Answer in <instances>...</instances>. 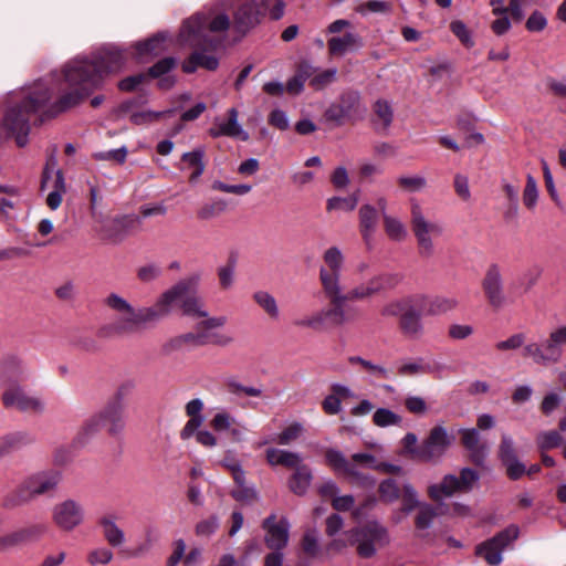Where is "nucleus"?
<instances>
[{"instance_id": "obj_44", "label": "nucleus", "mask_w": 566, "mask_h": 566, "mask_svg": "<svg viewBox=\"0 0 566 566\" xmlns=\"http://www.w3.org/2000/svg\"><path fill=\"white\" fill-rule=\"evenodd\" d=\"M208 331H199L198 334L187 333V334L180 335V336L171 339L169 342L168 346L171 349H180L187 345H193V346L203 345L206 343V337H207L206 333Z\"/></svg>"}, {"instance_id": "obj_46", "label": "nucleus", "mask_w": 566, "mask_h": 566, "mask_svg": "<svg viewBox=\"0 0 566 566\" xmlns=\"http://www.w3.org/2000/svg\"><path fill=\"white\" fill-rule=\"evenodd\" d=\"M373 421L375 426L385 428L389 426H400L402 418L388 408H378L374 412Z\"/></svg>"}, {"instance_id": "obj_16", "label": "nucleus", "mask_w": 566, "mask_h": 566, "mask_svg": "<svg viewBox=\"0 0 566 566\" xmlns=\"http://www.w3.org/2000/svg\"><path fill=\"white\" fill-rule=\"evenodd\" d=\"M481 286L491 307L499 310L506 304L502 271L497 264L493 263L488 266Z\"/></svg>"}, {"instance_id": "obj_64", "label": "nucleus", "mask_w": 566, "mask_h": 566, "mask_svg": "<svg viewBox=\"0 0 566 566\" xmlns=\"http://www.w3.org/2000/svg\"><path fill=\"white\" fill-rule=\"evenodd\" d=\"M478 473L474 470L464 468L458 476V484L461 492H467L472 489L473 484L478 481Z\"/></svg>"}, {"instance_id": "obj_60", "label": "nucleus", "mask_w": 566, "mask_h": 566, "mask_svg": "<svg viewBox=\"0 0 566 566\" xmlns=\"http://www.w3.org/2000/svg\"><path fill=\"white\" fill-rule=\"evenodd\" d=\"M212 189L227 192V193H234L239 196H243L249 193L252 190V186L248 184H240V185H228L222 181H214L212 184Z\"/></svg>"}, {"instance_id": "obj_35", "label": "nucleus", "mask_w": 566, "mask_h": 566, "mask_svg": "<svg viewBox=\"0 0 566 566\" xmlns=\"http://www.w3.org/2000/svg\"><path fill=\"white\" fill-rule=\"evenodd\" d=\"M377 226V209L371 205H363L359 209V228L363 239L368 242Z\"/></svg>"}, {"instance_id": "obj_42", "label": "nucleus", "mask_w": 566, "mask_h": 566, "mask_svg": "<svg viewBox=\"0 0 566 566\" xmlns=\"http://www.w3.org/2000/svg\"><path fill=\"white\" fill-rule=\"evenodd\" d=\"M202 158L203 151L201 149H196L182 155V161L186 165L185 168L191 170L190 181L192 182L196 181L205 170Z\"/></svg>"}, {"instance_id": "obj_53", "label": "nucleus", "mask_w": 566, "mask_h": 566, "mask_svg": "<svg viewBox=\"0 0 566 566\" xmlns=\"http://www.w3.org/2000/svg\"><path fill=\"white\" fill-rule=\"evenodd\" d=\"M350 361L353 364H359L367 373L375 376L376 378H379V379L390 378V371L381 365L373 364L371 361L363 359L360 357H352Z\"/></svg>"}, {"instance_id": "obj_18", "label": "nucleus", "mask_w": 566, "mask_h": 566, "mask_svg": "<svg viewBox=\"0 0 566 566\" xmlns=\"http://www.w3.org/2000/svg\"><path fill=\"white\" fill-rule=\"evenodd\" d=\"M53 522L64 531H72L83 523V506L75 500H65L54 505Z\"/></svg>"}, {"instance_id": "obj_63", "label": "nucleus", "mask_w": 566, "mask_h": 566, "mask_svg": "<svg viewBox=\"0 0 566 566\" xmlns=\"http://www.w3.org/2000/svg\"><path fill=\"white\" fill-rule=\"evenodd\" d=\"M30 442L25 432H12L1 439L2 449H12Z\"/></svg>"}, {"instance_id": "obj_39", "label": "nucleus", "mask_w": 566, "mask_h": 566, "mask_svg": "<svg viewBox=\"0 0 566 566\" xmlns=\"http://www.w3.org/2000/svg\"><path fill=\"white\" fill-rule=\"evenodd\" d=\"M253 301L271 318L279 319L280 308L275 297L266 291H258L253 294Z\"/></svg>"}, {"instance_id": "obj_55", "label": "nucleus", "mask_w": 566, "mask_h": 566, "mask_svg": "<svg viewBox=\"0 0 566 566\" xmlns=\"http://www.w3.org/2000/svg\"><path fill=\"white\" fill-rule=\"evenodd\" d=\"M405 408L417 416H423L429 410L427 401L422 397L416 395H408L405 398Z\"/></svg>"}, {"instance_id": "obj_62", "label": "nucleus", "mask_w": 566, "mask_h": 566, "mask_svg": "<svg viewBox=\"0 0 566 566\" xmlns=\"http://www.w3.org/2000/svg\"><path fill=\"white\" fill-rule=\"evenodd\" d=\"M219 527V520L216 516H210L200 521L196 525V535L200 537L211 536Z\"/></svg>"}, {"instance_id": "obj_41", "label": "nucleus", "mask_w": 566, "mask_h": 566, "mask_svg": "<svg viewBox=\"0 0 566 566\" xmlns=\"http://www.w3.org/2000/svg\"><path fill=\"white\" fill-rule=\"evenodd\" d=\"M375 125L377 129L386 130L394 118L391 105L384 99H379L374 104Z\"/></svg>"}, {"instance_id": "obj_12", "label": "nucleus", "mask_w": 566, "mask_h": 566, "mask_svg": "<svg viewBox=\"0 0 566 566\" xmlns=\"http://www.w3.org/2000/svg\"><path fill=\"white\" fill-rule=\"evenodd\" d=\"M348 536L352 541L357 542L358 554L363 557L374 555L378 547L388 542L386 530L377 522H370Z\"/></svg>"}, {"instance_id": "obj_14", "label": "nucleus", "mask_w": 566, "mask_h": 566, "mask_svg": "<svg viewBox=\"0 0 566 566\" xmlns=\"http://www.w3.org/2000/svg\"><path fill=\"white\" fill-rule=\"evenodd\" d=\"M344 313L336 305L328 308H321L313 313L300 316L293 321V325L302 329L322 332L327 328L328 322L336 326L345 325Z\"/></svg>"}, {"instance_id": "obj_8", "label": "nucleus", "mask_w": 566, "mask_h": 566, "mask_svg": "<svg viewBox=\"0 0 566 566\" xmlns=\"http://www.w3.org/2000/svg\"><path fill=\"white\" fill-rule=\"evenodd\" d=\"M410 205V223L421 256H431L434 252L433 240L443 233V226L429 220L419 200L412 198Z\"/></svg>"}, {"instance_id": "obj_38", "label": "nucleus", "mask_w": 566, "mask_h": 566, "mask_svg": "<svg viewBox=\"0 0 566 566\" xmlns=\"http://www.w3.org/2000/svg\"><path fill=\"white\" fill-rule=\"evenodd\" d=\"M439 515L438 506L424 502L415 515V526L419 532L428 531L432 525L434 518Z\"/></svg>"}, {"instance_id": "obj_26", "label": "nucleus", "mask_w": 566, "mask_h": 566, "mask_svg": "<svg viewBox=\"0 0 566 566\" xmlns=\"http://www.w3.org/2000/svg\"><path fill=\"white\" fill-rule=\"evenodd\" d=\"M458 492L461 491L458 484V476L454 474L444 475L440 482L432 483L427 489L428 496L434 502H440L444 497H450Z\"/></svg>"}, {"instance_id": "obj_43", "label": "nucleus", "mask_w": 566, "mask_h": 566, "mask_svg": "<svg viewBox=\"0 0 566 566\" xmlns=\"http://www.w3.org/2000/svg\"><path fill=\"white\" fill-rule=\"evenodd\" d=\"M402 492V482L398 483L395 479H386L379 483V497L385 503H394L400 499Z\"/></svg>"}, {"instance_id": "obj_6", "label": "nucleus", "mask_w": 566, "mask_h": 566, "mask_svg": "<svg viewBox=\"0 0 566 566\" xmlns=\"http://www.w3.org/2000/svg\"><path fill=\"white\" fill-rule=\"evenodd\" d=\"M105 304L118 314L117 319L111 326L117 334H132L146 324L160 319L158 301L153 306L135 308L124 297L112 293L106 297Z\"/></svg>"}, {"instance_id": "obj_28", "label": "nucleus", "mask_w": 566, "mask_h": 566, "mask_svg": "<svg viewBox=\"0 0 566 566\" xmlns=\"http://www.w3.org/2000/svg\"><path fill=\"white\" fill-rule=\"evenodd\" d=\"M36 531L34 528H20L0 536V553H7L17 548L33 537Z\"/></svg>"}, {"instance_id": "obj_58", "label": "nucleus", "mask_w": 566, "mask_h": 566, "mask_svg": "<svg viewBox=\"0 0 566 566\" xmlns=\"http://www.w3.org/2000/svg\"><path fill=\"white\" fill-rule=\"evenodd\" d=\"M127 148L123 146L113 150L94 153L93 158L96 160H111L117 164H124L127 157Z\"/></svg>"}, {"instance_id": "obj_29", "label": "nucleus", "mask_w": 566, "mask_h": 566, "mask_svg": "<svg viewBox=\"0 0 566 566\" xmlns=\"http://www.w3.org/2000/svg\"><path fill=\"white\" fill-rule=\"evenodd\" d=\"M103 417L104 424L108 426V431L116 434L124 429V409L119 402L107 405L103 411L98 412Z\"/></svg>"}, {"instance_id": "obj_24", "label": "nucleus", "mask_w": 566, "mask_h": 566, "mask_svg": "<svg viewBox=\"0 0 566 566\" xmlns=\"http://www.w3.org/2000/svg\"><path fill=\"white\" fill-rule=\"evenodd\" d=\"M399 328L408 339L418 340L423 336L424 325L417 307H412L399 318Z\"/></svg>"}, {"instance_id": "obj_48", "label": "nucleus", "mask_w": 566, "mask_h": 566, "mask_svg": "<svg viewBox=\"0 0 566 566\" xmlns=\"http://www.w3.org/2000/svg\"><path fill=\"white\" fill-rule=\"evenodd\" d=\"M303 424L300 422H293L289 424L286 428H284L283 431L280 434H277L274 441L282 446H289L295 440H297L303 434Z\"/></svg>"}, {"instance_id": "obj_4", "label": "nucleus", "mask_w": 566, "mask_h": 566, "mask_svg": "<svg viewBox=\"0 0 566 566\" xmlns=\"http://www.w3.org/2000/svg\"><path fill=\"white\" fill-rule=\"evenodd\" d=\"M197 276L179 281L165 291L158 297L160 318L167 316L175 305H179L184 315L192 319H201L197 323L198 331H211L223 327L227 323L226 316H210L206 310L205 302L198 295Z\"/></svg>"}, {"instance_id": "obj_54", "label": "nucleus", "mask_w": 566, "mask_h": 566, "mask_svg": "<svg viewBox=\"0 0 566 566\" xmlns=\"http://www.w3.org/2000/svg\"><path fill=\"white\" fill-rule=\"evenodd\" d=\"M499 457L503 463L516 459L515 443L511 436L504 433L499 446Z\"/></svg>"}, {"instance_id": "obj_25", "label": "nucleus", "mask_w": 566, "mask_h": 566, "mask_svg": "<svg viewBox=\"0 0 566 566\" xmlns=\"http://www.w3.org/2000/svg\"><path fill=\"white\" fill-rule=\"evenodd\" d=\"M424 303L423 295H409L401 298L389 301L381 308V315L385 317H402L405 313L412 307H417Z\"/></svg>"}, {"instance_id": "obj_21", "label": "nucleus", "mask_w": 566, "mask_h": 566, "mask_svg": "<svg viewBox=\"0 0 566 566\" xmlns=\"http://www.w3.org/2000/svg\"><path fill=\"white\" fill-rule=\"evenodd\" d=\"M179 42L182 45H188L192 48V45L181 41V36H178ZM222 40V35H218V42L213 46L208 45H201V46H193L195 52L182 63V70L186 73H192L197 70V67H203L208 71H214L217 70L219 65L218 59L212 54H205L200 50H208V49H214Z\"/></svg>"}, {"instance_id": "obj_1", "label": "nucleus", "mask_w": 566, "mask_h": 566, "mask_svg": "<svg viewBox=\"0 0 566 566\" xmlns=\"http://www.w3.org/2000/svg\"><path fill=\"white\" fill-rule=\"evenodd\" d=\"M271 0H219L184 21L181 41L192 45L213 46L218 35H223L233 25L240 32L255 27L266 11Z\"/></svg>"}, {"instance_id": "obj_32", "label": "nucleus", "mask_w": 566, "mask_h": 566, "mask_svg": "<svg viewBox=\"0 0 566 566\" xmlns=\"http://www.w3.org/2000/svg\"><path fill=\"white\" fill-rule=\"evenodd\" d=\"M361 45L359 36L355 33H346L342 36H333L328 40L331 54L342 56Z\"/></svg>"}, {"instance_id": "obj_31", "label": "nucleus", "mask_w": 566, "mask_h": 566, "mask_svg": "<svg viewBox=\"0 0 566 566\" xmlns=\"http://www.w3.org/2000/svg\"><path fill=\"white\" fill-rule=\"evenodd\" d=\"M99 526L105 541L112 547H119L125 544L126 536L124 531L116 524L112 516H104L99 520Z\"/></svg>"}, {"instance_id": "obj_2", "label": "nucleus", "mask_w": 566, "mask_h": 566, "mask_svg": "<svg viewBox=\"0 0 566 566\" xmlns=\"http://www.w3.org/2000/svg\"><path fill=\"white\" fill-rule=\"evenodd\" d=\"M125 63L126 56L116 46L102 49L92 61L80 57L70 61L55 84L60 95L46 113L53 116L78 105L102 84L105 75L119 72Z\"/></svg>"}, {"instance_id": "obj_5", "label": "nucleus", "mask_w": 566, "mask_h": 566, "mask_svg": "<svg viewBox=\"0 0 566 566\" xmlns=\"http://www.w3.org/2000/svg\"><path fill=\"white\" fill-rule=\"evenodd\" d=\"M399 281L397 275L379 274L371 277L367 283L359 284L350 289L347 293L343 291L342 284L339 285L338 293H329L326 297L331 305H336L342 313L346 324L356 321L359 317V311L356 306L350 305L349 302L367 300L381 290L392 286Z\"/></svg>"}, {"instance_id": "obj_45", "label": "nucleus", "mask_w": 566, "mask_h": 566, "mask_svg": "<svg viewBox=\"0 0 566 566\" xmlns=\"http://www.w3.org/2000/svg\"><path fill=\"white\" fill-rule=\"evenodd\" d=\"M539 190L536 179L531 175H526V184L523 190V203L528 210H533L538 201Z\"/></svg>"}, {"instance_id": "obj_11", "label": "nucleus", "mask_w": 566, "mask_h": 566, "mask_svg": "<svg viewBox=\"0 0 566 566\" xmlns=\"http://www.w3.org/2000/svg\"><path fill=\"white\" fill-rule=\"evenodd\" d=\"M1 402L8 409H14L25 413H42L45 410L44 401L30 394L21 384H11L4 387Z\"/></svg>"}, {"instance_id": "obj_36", "label": "nucleus", "mask_w": 566, "mask_h": 566, "mask_svg": "<svg viewBox=\"0 0 566 566\" xmlns=\"http://www.w3.org/2000/svg\"><path fill=\"white\" fill-rule=\"evenodd\" d=\"M382 224L385 233L390 240L402 242L407 239L408 229L398 217L384 212Z\"/></svg>"}, {"instance_id": "obj_7", "label": "nucleus", "mask_w": 566, "mask_h": 566, "mask_svg": "<svg viewBox=\"0 0 566 566\" xmlns=\"http://www.w3.org/2000/svg\"><path fill=\"white\" fill-rule=\"evenodd\" d=\"M325 460L337 474L347 478L352 483L373 486L375 480L360 472V469H377L378 459L376 455L368 452L354 453L350 459L336 449H328L325 452Z\"/></svg>"}, {"instance_id": "obj_15", "label": "nucleus", "mask_w": 566, "mask_h": 566, "mask_svg": "<svg viewBox=\"0 0 566 566\" xmlns=\"http://www.w3.org/2000/svg\"><path fill=\"white\" fill-rule=\"evenodd\" d=\"M520 530L511 525L492 539L478 547V555L484 558L490 565H499L502 562V552L518 537Z\"/></svg>"}, {"instance_id": "obj_27", "label": "nucleus", "mask_w": 566, "mask_h": 566, "mask_svg": "<svg viewBox=\"0 0 566 566\" xmlns=\"http://www.w3.org/2000/svg\"><path fill=\"white\" fill-rule=\"evenodd\" d=\"M289 479V489L296 495H304L311 486L313 474L311 469L303 461L295 468Z\"/></svg>"}, {"instance_id": "obj_40", "label": "nucleus", "mask_w": 566, "mask_h": 566, "mask_svg": "<svg viewBox=\"0 0 566 566\" xmlns=\"http://www.w3.org/2000/svg\"><path fill=\"white\" fill-rule=\"evenodd\" d=\"M104 426L103 417L99 416V413L93 415L81 427L76 436V441L81 444L86 443L95 437Z\"/></svg>"}, {"instance_id": "obj_49", "label": "nucleus", "mask_w": 566, "mask_h": 566, "mask_svg": "<svg viewBox=\"0 0 566 566\" xmlns=\"http://www.w3.org/2000/svg\"><path fill=\"white\" fill-rule=\"evenodd\" d=\"M428 368L423 363L422 358L403 360L398 367V374L400 376H416L427 373Z\"/></svg>"}, {"instance_id": "obj_20", "label": "nucleus", "mask_w": 566, "mask_h": 566, "mask_svg": "<svg viewBox=\"0 0 566 566\" xmlns=\"http://www.w3.org/2000/svg\"><path fill=\"white\" fill-rule=\"evenodd\" d=\"M29 376L27 364L19 356L9 354L0 360V384L4 387L20 384Z\"/></svg>"}, {"instance_id": "obj_22", "label": "nucleus", "mask_w": 566, "mask_h": 566, "mask_svg": "<svg viewBox=\"0 0 566 566\" xmlns=\"http://www.w3.org/2000/svg\"><path fill=\"white\" fill-rule=\"evenodd\" d=\"M238 117L239 112L237 111V108H230L228 111V120L216 122L214 127H212L209 130L210 135L212 137L228 136L232 138H238L243 142L248 140L249 134L239 124Z\"/></svg>"}, {"instance_id": "obj_56", "label": "nucleus", "mask_w": 566, "mask_h": 566, "mask_svg": "<svg viewBox=\"0 0 566 566\" xmlns=\"http://www.w3.org/2000/svg\"><path fill=\"white\" fill-rule=\"evenodd\" d=\"M358 199L353 196L348 198L333 197L327 200V210L353 211L357 206Z\"/></svg>"}, {"instance_id": "obj_57", "label": "nucleus", "mask_w": 566, "mask_h": 566, "mask_svg": "<svg viewBox=\"0 0 566 566\" xmlns=\"http://www.w3.org/2000/svg\"><path fill=\"white\" fill-rule=\"evenodd\" d=\"M234 424L237 420L226 411L217 412L210 422L212 429L219 432L229 431Z\"/></svg>"}, {"instance_id": "obj_59", "label": "nucleus", "mask_w": 566, "mask_h": 566, "mask_svg": "<svg viewBox=\"0 0 566 566\" xmlns=\"http://www.w3.org/2000/svg\"><path fill=\"white\" fill-rule=\"evenodd\" d=\"M525 339L526 337L523 333H516L504 340L497 342L495 347L500 352L515 350L525 346Z\"/></svg>"}, {"instance_id": "obj_17", "label": "nucleus", "mask_w": 566, "mask_h": 566, "mask_svg": "<svg viewBox=\"0 0 566 566\" xmlns=\"http://www.w3.org/2000/svg\"><path fill=\"white\" fill-rule=\"evenodd\" d=\"M523 356L537 365L547 366L558 363L563 357V350L552 340L551 334L541 343H530L523 348Z\"/></svg>"}, {"instance_id": "obj_37", "label": "nucleus", "mask_w": 566, "mask_h": 566, "mask_svg": "<svg viewBox=\"0 0 566 566\" xmlns=\"http://www.w3.org/2000/svg\"><path fill=\"white\" fill-rule=\"evenodd\" d=\"M401 512L406 515L417 511L424 501H421L415 486L409 481H402Z\"/></svg>"}, {"instance_id": "obj_51", "label": "nucleus", "mask_w": 566, "mask_h": 566, "mask_svg": "<svg viewBox=\"0 0 566 566\" xmlns=\"http://www.w3.org/2000/svg\"><path fill=\"white\" fill-rule=\"evenodd\" d=\"M114 558L113 552L107 547H96L88 552L87 563L91 566L107 565Z\"/></svg>"}, {"instance_id": "obj_23", "label": "nucleus", "mask_w": 566, "mask_h": 566, "mask_svg": "<svg viewBox=\"0 0 566 566\" xmlns=\"http://www.w3.org/2000/svg\"><path fill=\"white\" fill-rule=\"evenodd\" d=\"M460 433L462 444L470 452L472 460L476 463L482 462L489 452V446L481 440L479 431L474 428L461 429Z\"/></svg>"}, {"instance_id": "obj_61", "label": "nucleus", "mask_w": 566, "mask_h": 566, "mask_svg": "<svg viewBox=\"0 0 566 566\" xmlns=\"http://www.w3.org/2000/svg\"><path fill=\"white\" fill-rule=\"evenodd\" d=\"M450 29H451L452 33L465 46L471 48L474 44L472 36H471V32L469 31V29L462 21H460V20L452 21L450 24Z\"/></svg>"}, {"instance_id": "obj_10", "label": "nucleus", "mask_w": 566, "mask_h": 566, "mask_svg": "<svg viewBox=\"0 0 566 566\" xmlns=\"http://www.w3.org/2000/svg\"><path fill=\"white\" fill-rule=\"evenodd\" d=\"M322 260L323 264L318 271L322 290L325 296L329 293H338L342 284V272L345 266V255L338 247L332 245L323 252Z\"/></svg>"}, {"instance_id": "obj_52", "label": "nucleus", "mask_w": 566, "mask_h": 566, "mask_svg": "<svg viewBox=\"0 0 566 566\" xmlns=\"http://www.w3.org/2000/svg\"><path fill=\"white\" fill-rule=\"evenodd\" d=\"M562 441L563 438L556 430L541 432L536 438L537 446L541 450L554 449L560 446Z\"/></svg>"}, {"instance_id": "obj_30", "label": "nucleus", "mask_w": 566, "mask_h": 566, "mask_svg": "<svg viewBox=\"0 0 566 566\" xmlns=\"http://www.w3.org/2000/svg\"><path fill=\"white\" fill-rule=\"evenodd\" d=\"M166 35L164 33H158L153 38L148 39L144 42H138L135 44L136 55L139 60H145L148 57H153L159 55L166 50Z\"/></svg>"}, {"instance_id": "obj_19", "label": "nucleus", "mask_w": 566, "mask_h": 566, "mask_svg": "<svg viewBox=\"0 0 566 566\" xmlns=\"http://www.w3.org/2000/svg\"><path fill=\"white\" fill-rule=\"evenodd\" d=\"M265 531L264 542L268 548L282 552L286 547L290 537V524L285 518L277 521L275 515H270L263 521Z\"/></svg>"}, {"instance_id": "obj_34", "label": "nucleus", "mask_w": 566, "mask_h": 566, "mask_svg": "<svg viewBox=\"0 0 566 566\" xmlns=\"http://www.w3.org/2000/svg\"><path fill=\"white\" fill-rule=\"evenodd\" d=\"M266 460L271 465H283L289 469L297 467L303 461L300 453L276 448L266 450Z\"/></svg>"}, {"instance_id": "obj_50", "label": "nucleus", "mask_w": 566, "mask_h": 566, "mask_svg": "<svg viewBox=\"0 0 566 566\" xmlns=\"http://www.w3.org/2000/svg\"><path fill=\"white\" fill-rule=\"evenodd\" d=\"M418 438L415 433L408 432L402 439L401 444L403 448V454L410 457L413 460L422 462L421 444L417 446Z\"/></svg>"}, {"instance_id": "obj_33", "label": "nucleus", "mask_w": 566, "mask_h": 566, "mask_svg": "<svg viewBox=\"0 0 566 566\" xmlns=\"http://www.w3.org/2000/svg\"><path fill=\"white\" fill-rule=\"evenodd\" d=\"M427 314L430 316H440L453 312L459 301L450 295H437L427 301Z\"/></svg>"}, {"instance_id": "obj_13", "label": "nucleus", "mask_w": 566, "mask_h": 566, "mask_svg": "<svg viewBox=\"0 0 566 566\" xmlns=\"http://www.w3.org/2000/svg\"><path fill=\"white\" fill-rule=\"evenodd\" d=\"M454 437L442 424L434 426L421 443L422 462L439 461L452 446Z\"/></svg>"}, {"instance_id": "obj_47", "label": "nucleus", "mask_w": 566, "mask_h": 566, "mask_svg": "<svg viewBox=\"0 0 566 566\" xmlns=\"http://www.w3.org/2000/svg\"><path fill=\"white\" fill-rule=\"evenodd\" d=\"M398 186L407 192H419L427 187V179L420 175H401L397 178Z\"/></svg>"}, {"instance_id": "obj_3", "label": "nucleus", "mask_w": 566, "mask_h": 566, "mask_svg": "<svg viewBox=\"0 0 566 566\" xmlns=\"http://www.w3.org/2000/svg\"><path fill=\"white\" fill-rule=\"evenodd\" d=\"M51 90L50 83L39 81L12 93L8 99L0 133L3 130L6 136H12L19 147L25 146L31 116L48 105Z\"/></svg>"}, {"instance_id": "obj_9", "label": "nucleus", "mask_w": 566, "mask_h": 566, "mask_svg": "<svg viewBox=\"0 0 566 566\" xmlns=\"http://www.w3.org/2000/svg\"><path fill=\"white\" fill-rule=\"evenodd\" d=\"M61 481L55 471H42L28 476L17 490L6 499L7 506H17L33 499L53 492Z\"/></svg>"}]
</instances>
